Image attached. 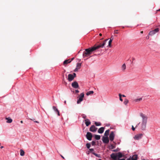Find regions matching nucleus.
<instances>
[{
  "instance_id": "nucleus-17",
  "label": "nucleus",
  "mask_w": 160,
  "mask_h": 160,
  "mask_svg": "<svg viewBox=\"0 0 160 160\" xmlns=\"http://www.w3.org/2000/svg\"><path fill=\"white\" fill-rule=\"evenodd\" d=\"M84 94L83 93H82L79 96V99L78 100H82L83 98L84 97Z\"/></svg>"
},
{
  "instance_id": "nucleus-57",
  "label": "nucleus",
  "mask_w": 160,
  "mask_h": 160,
  "mask_svg": "<svg viewBox=\"0 0 160 160\" xmlns=\"http://www.w3.org/2000/svg\"><path fill=\"white\" fill-rule=\"evenodd\" d=\"M140 123L139 122V123H138V125H139L140 124Z\"/></svg>"
},
{
  "instance_id": "nucleus-12",
  "label": "nucleus",
  "mask_w": 160,
  "mask_h": 160,
  "mask_svg": "<svg viewBox=\"0 0 160 160\" xmlns=\"http://www.w3.org/2000/svg\"><path fill=\"white\" fill-rule=\"evenodd\" d=\"M52 108L55 112L56 113H57L58 114V116H60V113L59 111L58 110V108H56V107L53 106L52 107Z\"/></svg>"
},
{
  "instance_id": "nucleus-47",
  "label": "nucleus",
  "mask_w": 160,
  "mask_h": 160,
  "mask_svg": "<svg viewBox=\"0 0 160 160\" xmlns=\"http://www.w3.org/2000/svg\"><path fill=\"white\" fill-rule=\"evenodd\" d=\"M4 148V147L3 146H2L1 147H0V148L1 149L3 148Z\"/></svg>"
},
{
  "instance_id": "nucleus-8",
  "label": "nucleus",
  "mask_w": 160,
  "mask_h": 160,
  "mask_svg": "<svg viewBox=\"0 0 160 160\" xmlns=\"http://www.w3.org/2000/svg\"><path fill=\"white\" fill-rule=\"evenodd\" d=\"M102 141L104 143H108L109 140L108 137H103L102 138Z\"/></svg>"
},
{
  "instance_id": "nucleus-6",
  "label": "nucleus",
  "mask_w": 160,
  "mask_h": 160,
  "mask_svg": "<svg viewBox=\"0 0 160 160\" xmlns=\"http://www.w3.org/2000/svg\"><path fill=\"white\" fill-rule=\"evenodd\" d=\"M142 136L143 134H142L140 133L135 135L134 138L135 139L138 140L141 139L142 138Z\"/></svg>"
},
{
  "instance_id": "nucleus-13",
  "label": "nucleus",
  "mask_w": 160,
  "mask_h": 160,
  "mask_svg": "<svg viewBox=\"0 0 160 160\" xmlns=\"http://www.w3.org/2000/svg\"><path fill=\"white\" fill-rule=\"evenodd\" d=\"M130 158H131V160H137L138 158V156L137 155L135 154L131 157L130 156Z\"/></svg>"
},
{
  "instance_id": "nucleus-23",
  "label": "nucleus",
  "mask_w": 160,
  "mask_h": 160,
  "mask_svg": "<svg viewBox=\"0 0 160 160\" xmlns=\"http://www.w3.org/2000/svg\"><path fill=\"white\" fill-rule=\"evenodd\" d=\"M94 137L95 139L97 140H99L100 139V136L99 135H95Z\"/></svg>"
},
{
  "instance_id": "nucleus-34",
  "label": "nucleus",
  "mask_w": 160,
  "mask_h": 160,
  "mask_svg": "<svg viewBox=\"0 0 160 160\" xmlns=\"http://www.w3.org/2000/svg\"><path fill=\"white\" fill-rule=\"evenodd\" d=\"M96 142L95 141H93L92 142V146H94L95 145Z\"/></svg>"
},
{
  "instance_id": "nucleus-54",
  "label": "nucleus",
  "mask_w": 160,
  "mask_h": 160,
  "mask_svg": "<svg viewBox=\"0 0 160 160\" xmlns=\"http://www.w3.org/2000/svg\"><path fill=\"white\" fill-rule=\"evenodd\" d=\"M103 39V38H102V39H100V40H102Z\"/></svg>"
},
{
  "instance_id": "nucleus-22",
  "label": "nucleus",
  "mask_w": 160,
  "mask_h": 160,
  "mask_svg": "<svg viewBox=\"0 0 160 160\" xmlns=\"http://www.w3.org/2000/svg\"><path fill=\"white\" fill-rule=\"evenodd\" d=\"M109 129H108L107 130L105 133H104V135L106 137H108V136L109 135Z\"/></svg>"
},
{
  "instance_id": "nucleus-16",
  "label": "nucleus",
  "mask_w": 160,
  "mask_h": 160,
  "mask_svg": "<svg viewBox=\"0 0 160 160\" xmlns=\"http://www.w3.org/2000/svg\"><path fill=\"white\" fill-rule=\"evenodd\" d=\"M117 154L118 158H122L124 156L122 153L120 152L117 153Z\"/></svg>"
},
{
  "instance_id": "nucleus-58",
  "label": "nucleus",
  "mask_w": 160,
  "mask_h": 160,
  "mask_svg": "<svg viewBox=\"0 0 160 160\" xmlns=\"http://www.w3.org/2000/svg\"><path fill=\"white\" fill-rule=\"evenodd\" d=\"M89 154V152H88V154Z\"/></svg>"
},
{
  "instance_id": "nucleus-4",
  "label": "nucleus",
  "mask_w": 160,
  "mask_h": 160,
  "mask_svg": "<svg viewBox=\"0 0 160 160\" xmlns=\"http://www.w3.org/2000/svg\"><path fill=\"white\" fill-rule=\"evenodd\" d=\"M115 137V134L113 131H112L109 135V139L111 141H112L113 140Z\"/></svg>"
},
{
  "instance_id": "nucleus-46",
  "label": "nucleus",
  "mask_w": 160,
  "mask_h": 160,
  "mask_svg": "<svg viewBox=\"0 0 160 160\" xmlns=\"http://www.w3.org/2000/svg\"><path fill=\"white\" fill-rule=\"evenodd\" d=\"M60 156H61V157L63 159H64V158L61 155H60Z\"/></svg>"
},
{
  "instance_id": "nucleus-10",
  "label": "nucleus",
  "mask_w": 160,
  "mask_h": 160,
  "mask_svg": "<svg viewBox=\"0 0 160 160\" xmlns=\"http://www.w3.org/2000/svg\"><path fill=\"white\" fill-rule=\"evenodd\" d=\"M110 157L114 160H117L118 159L117 158V153H112L110 155Z\"/></svg>"
},
{
  "instance_id": "nucleus-43",
  "label": "nucleus",
  "mask_w": 160,
  "mask_h": 160,
  "mask_svg": "<svg viewBox=\"0 0 160 160\" xmlns=\"http://www.w3.org/2000/svg\"><path fill=\"white\" fill-rule=\"evenodd\" d=\"M118 160H125V159L124 158H122V159L118 158Z\"/></svg>"
},
{
  "instance_id": "nucleus-11",
  "label": "nucleus",
  "mask_w": 160,
  "mask_h": 160,
  "mask_svg": "<svg viewBox=\"0 0 160 160\" xmlns=\"http://www.w3.org/2000/svg\"><path fill=\"white\" fill-rule=\"evenodd\" d=\"M74 78L72 74H70L68 75V80L69 82H71L73 80Z\"/></svg>"
},
{
  "instance_id": "nucleus-56",
  "label": "nucleus",
  "mask_w": 160,
  "mask_h": 160,
  "mask_svg": "<svg viewBox=\"0 0 160 160\" xmlns=\"http://www.w3.org/2000/svg\"><path fill=\"white\" fill-rule=\"evenodd\" d=\"M160 11V9H159L158 11Z\"/></svg>"
},
{
  "instance_id": "nucleus-51",
  "label": "nucleus",
  "mask_w": 160,
  "mask_h": 160,
  "mask_svg": "<svg viewBox=\"0 0 160 160\" xmlns=\"http://www.w3.org/2000/svg\"><path fill=\"white\" fill-rule=\"evenodd\" d=\"M20 122H21V123H23V121H20Z\"/></svg>"
},
{
  "instance_id": "nucleus-1",
  "label": "nucleus",
  "mask_w": 160,
  "mask_h": 160,
  "mask_svg": "<svg viewBox=\"0 0 160 160\" xmlns=\"http://www.w3.org/2000/svg\"><path fill=\"white\" fill-rule=\"evenodd\" d=\"M108 40V39H106L104 40L102 43H101L100 41L98 42L93 47L85 49L83 53L82 56L83 58L88 57L92 54L93 51L100 48H103Z\"/></svg>"
},
{
  "instance_id": "nucleus-24",
  "label": "nucleus",
  "mask_w": 160,
  "mask_h": 160,
  "mask_svg": "<svg viewBox=\"0 0 160 160\" xmlns=\"http://www.w3.org/2000/svg\"><path fill=\"white\" fill-rule=\"evenodd\" d=\"M126 68V65L125 63L123 64L122 66V69L123 71H124Z\"/></svg>"
},
{
  "instance_id": "nucleus-18",
  "label": "nucleus",
  "mask_w": 160,
  "mask_h": 160,
  "mask_svg": "<svg viewBox=\"0 0 160 160\" xmlns=\"http://www.w3.org/2000/svg\"><path fill=\"white\" fill-rule=\"evenodd\" d=\"M72 61V60H70V59H68L65 60L63 62V64L64 65H65V64H67L68 63H70Z\"/></svg>"
},
{
  "instance_id": "nucleus-40",
  "label": "nucleus",
  "mask_w": 160,
  "mask_h": 160,
  "mask_svg": "<svg viewBox=\"0 0 160 160\" xmlns=\"http://www.w3.org/2000/svg\"><path fill=\"white\" fill-rule=\"evenodd\" d=\"M82 101H77V104H78L80 103Z\"/></svg>"
},
{
  "instance_id": "nucleus-7",
  "label": "nucleus",
  "mask_w": 160,
  "mask_h": 160,
  "mask_svg": "<svg viewBox=\"0 0 160 160\" xmlns=\"http://www.w3.org/2000/svg\"><path fill=\"white\" fill-rule=\"evenodd\" d=\"M72 87L76 89L79 88V85L76 81H74L72 83Z\"/></svg>"
},
{
  "instance_id": "nucleus-3",
  "label": "nucleus",
  "mask_w": 160,
  "mask_h": 160,
  "mask_svg": "<svg viewBox=\"0 0 160 160\" xmlns=\"http://www.w3.org/2000/svg\"><path fill=\"white\" fill-rule=\"evenodd\" d=\"M86 137L88 140L89 141L91 140L92 138V133L89 132H87L86 135Z\"/></svg>"
},
{
  "instance_id": "nucleus-20",
  "label": "nucleus",
  "mask_w": 160,
  "mask_h": 160,
  "mask_svg": "<svg viewBox=\"0 0 160 160\" xmlns=\"http://www.w3.org/2000/svg\"><path fill=\"white\" fill-rule=\"evenodd\" d=\"M113 38L112 37V36L110 38V40L109 42V43H108V46L110 47H111V43L112 42V41L113 40Z\"/></svg>"
},
{
  "instance_id": "nucleus-48",
  "label": "nucleus",
  "mask_w": 160,
  "mask_h": 160,
  "mask_svg": "<svg viewBox=\"0 0 160 160\" xmlns=\"http://www.w3.org/2000/svg\"><path fill=\"white\" fill-rule=\"evenodd\" d=\"M74 59V58H72V59L71 60H72H72H73Z\"/></svg>"
},
{
  "instance_id": "nucleus-31",
  "label": "nucleus",
  "mask_w": 160,
  "mask_h": 160,
  "mask_svg": "<svg viewBox=\"0 0 160 160\" xmlns=\"http://www.w3.org/2000/svg\"><path fill=\"white\" fill-rule=\"evenodd\" d=\"M123 103L126 105L128 103V101H123Z\"/></svg>"
},
{
  "instance_id": "nucleus-35",
  "label": "nucleus",
  "mask_w": 160,
  "mask_h": 160,
  "mask_svg": "<svg viewBox=\"0 0 160 160\" xmlns=\"http://www.w3.org/2000/svg\"><path fill=\"white\" fill-rule=\"evenodd\" d=\"M119 99L120 100H122V95L121 94H119Z\"/></svg>"
},
{
  "instance_id": "nucleus-5",
  "label": "nucleus",
  "mask_w": 160,
  "mask_h": 160,
  "mask_svg": "<svg viewBox=\"0 0 160 160\" xmlns=\"http://www.w3.org/2000/svg\"><path fill=\"white\" fill-rule=\"evenodd\" d=\"M159 29L158 28H156L154 30L150 31L149 33V34L150 35L152 36L154 35L156 33L159 31Z\"/></svg>"
},
{
  "instance_id": "nucleus-49",
  "label": "nucleus",
  "mask_w": 160,
  "mask_h": 160,
  "mask_svg": "<svg viewBox=\"0 0 160 160\" xmlns=\"http://www.w3.org/2000/svg\"><path fill=\"white\" fill-rule=\"evenodd\" d=\"M122 97H125L126 96L124 95H122Z\"/></svg>"
},
{
  "instance_id": "nucleus-52",
  "label": "nucleus",
  "mask_w": 160,
  "mask_h": 160,
  "mask_svg": "<svg viewBox=\"0 0 160 160\" xmlns=\"http://www.w3.org/2000/svg\"><path fill=\"white\" fill-rule=\"evenodd\" d=\"M141 32V33H143V31H141V32Z\"/></svg>"
},
{
  "instance_id": "nucleus-44",
  "label": "nucleus",
  "mask_w": 160,
  "mask_h": 160,
  "mask_svg": "<svg viewBox=\"0 0 160 160\" xmlns=\"http://www.w3.org/2000/svg\"><path fill=\"white\" fill-rule=\"evenodd\" d=\"M75 91H76V92H77V93H78L79 92V91L78 90H75Z\"/></svg>"
},
{
  "instance_id": "nucleus-21",
  "label": "nucleus",
  "mask_w": 160,
  "mask_h": 160,
  "mask_svg": "<svg viewBox=\"0 0 160 160\" xmlns=\"http://www.w3.org/2000/svg\"><path fill=\"white\" fill-rule=\"evenodd\" d=\"M93 93H94V92L93 91H89L87 92L86 93V94L87 96H89L90 95H91L93 94Z\"/></svg>"
},
{
  "instance_id": "nucleus-15",
  "label": "nucleus",
  "mask_w": 160,
  "mask_h": 160,
  "mask_svg": "<svg viewBox=\"0 0 160 160\" xmlns=\"http://www.w3.org/2000/svg\"><path fill=\"white\" fill-rule=\"evenodd\" d=\"M85 123L86 126H88L89 125L91 124V122H90L89 120L88 119H85Z\"/></svg>"
},
{
  "instance_id": "nucleus-38",
  "label": "nucleus",
  "mask_w": 160,
  "mask_h": 160,
  "mask_svg": "<svg viewBox=\"0 0 160 160\" xmlns=\"http://www.w3.org/2000/svg\"><path fill=\"white\" fill-rule=\"evenodd\" d=\"M112 151L114 152H117L118 151V149H114V150H112Z\"/></svg>"
},
{
  "instance_id": "nucleus-42",
  "label": "nucleus",
  "mask_w": 160,
  "mask_h": 160,
  "mask_svg": "<svg viewBox=\"0 0 160 160\" xmlns=\"http://www.w3.org/2000/svg\"><path fill=\"white\" fill-rule=\"evenodd\" d=\"M132 129L133 131H134L135 130V128H134L133 126H132Z\"/></svg>"
},
{
  "instance_id": "nucleus-36",
  "label": "nucleus",
  "mask_w": 160,
  "mask_h": 160,
  "mask_svg": "<svg viewBox=\"0 0 160 160\" xmlns=\"http://www.w3.org/2000/svg\"><path fill=\"white\" fill-rule=\"evenodd\" d=\"M30 119V120H32V121H33L35 122H36V123H39V122L38 121H35V119Z\"/></svg>"
},
{
  "instance_id": "nucleus-29",
  "label": "nucleus",
  "mask_w": 160,
  "mask_h": 160,
  "mask_svg": "<svg viewBox=\"0 0 160 160\" xmlns=\"http://www.w3.org/2000/svg\"><path fill=\"white\" fill-rule=\"evenodd\" d=\"M86 146L89 149L91 147V144L90 143H87L86 144Z\"/></svg>"
},
{
  "instance_id": "nucleus-32",
  "label": "nucleus",
  "mask_w": 160,
  "mask_h": 160,
  "mask_svg": "<svg viewBox=\"0 0 160 160\" xmlns=\"http://www.w3.org/2000/svg\"><path fill=\"white\" fill-rule=\"evenodd\" d=\"M111 148L112 149H114L115 148L116 146L115 145H113V144H111Z\"/></svg>"
},
{
  "instance_id": "nucleus-50",
  "label": "nucleus",
  "mask_w": 160,
  "mask_h": 160,
  "mask_svg": "<svg viewBox=\"0 0 160 160\" xmlns=\"http://www.w3.org/2000/svg\"><path fill=\"white\" fill-rule=\"evenodd\" d=\"M99 35L100 36H102V34L101 33H100V34H99Z\"/></svg>"
},
{
  "instance_id": "nucleus-45",
  "label": "nucleus",
  "mask_w": 160,
  "mask_h": 160,
  "mask_svg": "<svg viewBox=\"0 0 160 160\" xmlns=\"http://www.w3.org/2000/svg\"><path fill=\"white\" fill-rule=\"evenodd\" d=\"M127 160H131V158H130V157L129 158L127 159Z\"/></svg>"
},
{
  "instance_id": "nucleus-9",
  "label": "nucleus",
  "mask_w": 160,
  "mask_h": 160,
  "mask_svg": "<svg viewBox=\"0 0 160 160\" xmlns=\"http://www.w3.org/2000/svg\"><path fill=\"white\" fill-rule=\"evenodd\" d=\"M97 129V128H96L94 125H92L91 126V127L90 128V131L91 132H94L96 131Z\"/></svg>"
},
{
  "instance_id": "nucleus-55",
  "label": "nucleus",
  "mask_w": 160,
  "mask_h": 160,
  "mask_svg": "<svg viewBox=\"0 0 160 160\" xmlns=\"http://www.w3.org/2000/svg\"><path fill=\"white\" fill-rule=\"evenodd\" d=\"M115 33H118V32H115Z\"/></svg>"
},
{
  "instance_id": "nucleus-30",
  "label": "nucleus",
  "mask_w": 160,
  "mask_h": 160,
  "mask_svg": "<svg viewBox=\"0 0 160 160\" xmlns=\"http://www.w3.org/2000/svg\"><path fill=\"white\" fill-rule=\"evenodd\" d=\"M82 118L83 119H85L86 118V116L84 114H82L81 115Z\"/></svg>"
},
{
  "instance_id": "nucleus-2",
  "label": "nucleus",
  "mask_w": 160,
  "mask_h": 160,
  "mask_svg": "<svg viewBox=\"0 0 160 160\" xmlns=\"http://www.w3.org/2000/svg\"><path fill=\"white\" fill-rule=\"evenodd\" d=\"M140 115L142 119L141 129L142 130H145L146 128L148 118L146 115L141 112L140 113Z\"/></svg>"
},
{
  "instance_id": "nucleus-33",
  "label": "nucleus",
  "mask_w": 160,
  "mask_h": 160,
  "mask_svg": "<svg viewBox=\"0 0 160 160\" xmlns=\"http://www.w3.org/2000/svg\"><path fill=\"white\" fill-rule=\"evenodd\" d=\"M89 150L92 153V152H94V150L93 148H90Z\"/></svg>"
},
{
  "instance_id": "nucleus-14",
  "label": "nucleus",
  "mask_w": 160,
  "mask_h": 160,
  "mask_svg": "<svg viewBox=\"0 0 160 160\" xmlns=\"http://www.w3.org/2000/svg\"><path fill=\"white\" fill-rule=\"evenodd\" d=\"M104 128L103 127H102L99 128L98 130V132L99 133H102L104 131Z\"/></svg>"
},
{
  "instance_id": "nucleus-41",
  "label": "nucleus",
  "mask_w": 160,
  "mask_h": 160,
  "mask_svg": "<svg viewBox=\"0 0 160 160\" xmlns=\"http://www.w3.org/2000/svg\"><path fill=\"white\" fill-rule=\"evenodd\" d=\"M78 69H78V68H76L75 69V70H74V72H77V71L78 70Z\"/></svg>"
},
{
  "instance_id": "nucleus-25",
  "label": "nucleus",
  "mask_w": 160,
  "mask_h": 160,
  "mask_svg": "<svg viewBox=\"0 0 160 160\" xmlns=\"http://www.w3.org/2000/svg\"><path fill=\"white\" fill-rule=\"evenodd\" d=\"M20 155L21 156H23L24 155V152L22 149L20 150Z\"/></svg>"
},
{
  "instance_id": "nucleus-53",
  "label": "nucleus",
  "mask_w": 160,
  "mask_h": 160,
  "mask_svg": "<svg viewBox=\"0 0 160 160\" xmlns=\"http://www.w3.org/2000/svg\"><path fill=\"white\" fill-rule=\"evenodd\" d=\"M64 103H66V101H64Z\"/></svg>"
},
{
  "instance_id": "nucleus-27",
  "label": "nucleus",
  "mask_w": 160,
  "mask_h": 160,
  "mask_svg": "<svg viewBox=\"0 0 160 160\" xmlns=\"http://www.w3.org/2000/svg\"><path fill=\"white\" fill-rule=\"evenodd\" d=\"M81 63H77V68H78V69H80L81 68Z\"/></svg>"
},
{
  "instance_id": "nucleus-19",
  "label": "nucleus",
  "mask_w": 160,
  "mask_h": 160,
  "mask_svg": "<svg viewBox=\"0 0 160 160\" xmlns=\"http://www.w3.org/2000/svg\"><path fill=\"white\" fill-rule=\"evenodd\" d=\"M6 119L7 120V122L8 123H11L12 122V119L9 117L6 118Z\"/></svg>"
},
{
  "instance_id": "nucleus-28",
  "label": "nucleus",
  "mask_w": 160,
  "mask_h": 160,
  "mask_svg": "<svg viewBox=\"0 0 160 160\" xmlns=\"http://www.w3.org/2000/svg\"><path fill=\"white\" fill-rule=\"evenodd\" d=\"M95 124L96 126H100L101 125V123L100 122H95Z\"/></svg>"
},
{
  "instance_id": "nucleus-37",
  "label": "nucleus",
  "mask_w": 160,
  "mask_h": 160,
  "mask_svg": "<svg viewBox=\"0 0 160 160\" xmlns=\"http://www.w3.org/2000/svg\"><path fill=\"white\" fill-rule=\"evenodd\" d=\"M145 99V98H143V97H141L139 98H138V99H137L136 100H142V99Z\"/></svg>"
},
{
  "instance_id": "nucleus-39",
  "label": "nucleus",
  "mask_w": 160,
  "mask_h": 160,
  "mask_svg": "<svg viewBox=\"0 0 160 160\" xmlns=\"http://www.w3.org/2000/svg\"><path fill=\"white\" fill-rule=\"evenodd\" d=\"M74 77L75 78L76 76V74L75 73H73V74H72Z\"/></svg>"
},
{
  "instance_id": "nucleus-26",
  "label": "nucleus",
  "mask_w": 160,
  "mask_h": 160,
  "mask_svg": "<svg viewBox=\"0 0 160 160\" xmlns=\"http://www.w3.org/2000/svg\"><path fill=\"white\" fill-rule=\"evenodd\" d=\"M92 154L94 155L95 156H96L97 157H98V158H100V155L99 154H98L96 153H95L94 152H92Z\"/></svg>"
}]
</instances>
